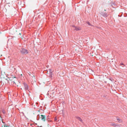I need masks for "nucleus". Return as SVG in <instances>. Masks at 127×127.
Listing matches in <instances>:
<instances>
[{
    "label": "nucleus",
    "mask_w": 127,
    "mask_h": 127,
    "mask_svg": "<svg viewBox=\"0 0 127 127\" xmlns=\"http://www.w3.org/2000/svg\"><path fill=\"white\" fill-rule=\"evenodd\" d=\"M117 121L119 122H122V120L119 118H117Z\"/></svg>",
    "instance_id": "6e6552de"
},
{
    "label": "nucleus",
    "mask_w": 127,
    "mask_h": 127,
    "mask_svg": "<svg viewBox=\"0 0 127 127\" xmlns=\"http://www.w3.org/2000/svg\"><path fill=\"white\" fill-rule=\"evenodd\" d=\"M3 113H4V111H3Z\"/></svg>",
    "instance_id": "2eb2a0df"
},
{
    "label": "nucleus",
    "mask_w": 127,
    "mask_h": 127,
    "mask_svg": "<svg viewBox=\"0 0 127 127\" xmlns=\"http://www.w3.org/2000/svg\"><path fill=\"white\" fill-rule=\"evenodd\" d=\"M76 118L80 121L81 122H82V120L79 117H77Z\"/></svg>",
    "instance_id": "0eeeda50"
},
{
    "label": "nucleus",
    "mask_w": 127,
    "mask_h": 127,
    "mask_svg": "<svg viewBox=\"0 0 127 127\" xmlns=\"http://www.w3.org/2000/svg\"><path fill=\"white\" fill-rule=\"evenodd\" d=\"M3 126L4 127H9V126L7 125L6 124H4L3 125Z\"/></svg>",
    "instance_id": "1a4fd4ad"
},
{
    "label": "nucleus",
    "mask_w": 127,
    "mask_h": 127,
    "mask_svg": "<svg viewBox=\"0 0 127 127\" xmlns=\"http://www.w3.org/2000/svg\"><path fill=\"white\" fill-rule=\"evenodd\" d=\"M87 24L89 25H91V24H90V23L89 22H87Z\"/></svg>",
    "instance_id": "9b49d317"
},
{
    "label": "nucleus",
    "mask_w": 127,
    "mask_h": 127,
    "mask_svg": "<svg viewBox=\"0 0 127 127\" xmlns=\"http://www.w3.org/2000/svg\"><path fill=\"white\" fill-rule=\"evenodd\" d=\"M105 10V11H106V10L105 9V10Z\"/></svg>",
    "instance_id": "dca6fc26"
},
{
    "label": "nucleus",
    "mask_w": 127,
    "mask_h": 127,
    "mask_svg": "<svg viewBox=\"0 0 127 127\" xmlns=\"http://www.w3.org/2000/svg\"><path fill=\"white\" fill-rule=\"evenodd\" d=\"M72 27L74 28V30H76L77 31L80 30H81V28L80 27H75L74 26H72Z\"/></svg>",
    "instance_id": "f03ea898"
},
{
    "label": "nucleus",
    "mask_w": 127,
    "mask_h": 127,
    "mask_svg": "<svg viewBox=\"0 0 127 127\" xmlns=\"http://www.w3.org/2000/svg\"><path fill=\"white\" fill-rule=\"evenodd\" d=\"M49 70H50V71L51 72V73H52V72H51V69H50Z\"/></svg>",
    "instance_id": "f8f14e48"
},
{
    "label": "nucleus",
    "mask_w": 127,
    "mask_h": 127,
    "mask_svg": "<svg viewBox=\"0 0 127 127\" xmlns=\"http://www.w3.org/2000/svg\"><path fill=\"white\" fill-rule=\"evenodd\" d=\"M23 84L24 86L25 90H28V87L27 84L25 83H24Z\"/></svg>",
    "instance_id": "20e7f679"
},
{
    "label": "nucleus",
    "mask_w": 127,
    "mask_h": 127,
    "mask_svg": "<svg viewBox=\"0 0 127 127\" xmlns=\"http://www.w3.org/2000/svg\"><path fill=\"white\" fill-rule=\"evenodd\" d=\"M100 14L102 16L104 17H106L107 16V13L105 12H102L100 13Z\"/></svg>",
    "instance_id": "39448f33"
},
{
    "label": "nucleus",
    "mask_w": 127,
    "mask_h": 127,
    "mask_svg": "<svg viewBox=\"0 0 127 127\" xmlns=\"http://www.w3.org/2000/svg\"><path fill=\"white\" fill-rule=\"evenodd\" d=\"M29 75L30 76V74H29Z\"/></svg>",
    "instance_id": "4468645a"
},
{
    "label": "nucleus",
    "mask_w": 127,
    "mask_h": 127,
    "mask_svg": "<svg viewBox=\"0 0 127 127\" xmlns=\"http://www.w3.org/2000/svg\"><path fill=\"white\" fill-rule=\"evenodd\" d=\"M110 125L112 126L116 127L118 126L116 124H115L114 123H113L110 124Z\"/></svg>",
    "instance_id": "423d86ee"
},
{
    "label": "nucleus",
    "mask_w": 127,
    "mask_h": 127,
    "mask_svg": "<svg viewBox=\"0 0 127 127\" xmlns=\"http://www.w3.org/2000/svg\"><path fill=\"white\" fill-rule=\"evenodd\" d=\"M40 118L41 120L43 121H45V116L41 115H40Z\"/></svg>",
    "instance_id": "7ed1b4c3"
},
{
    "label": "nucleus",
    "mask_w": 127,
    "mask_h": 127,
    "mask_svg": "<svg viewBox=\"0 0 127 127\" xmlns=\"http://www.w3.org/2000/svg\"><path fill=\"white\" fill-rule=\"evenodd\" d=\"M121 64V65H124L123 64Z\"/></svg>",
    "instance_id": "ddd939ff"
},
{
    "label": "nucleus",
    "mask_w": 127,
    "mask_h": 127,
    "mask_svg": "<svg viewBox=\"0 0 127 127\" xmlns=\"http://www.w3.org/2000/svg\"><path fill=\"white\" fill-rule=\"evenodd\" d=\"M20 52L22 54H26L28 53L27 50L23 48L21 50Z\"/></svg>",
    "instance_id": "f257e3e1"
},
{
    "label": "nucleus",
    "mask_w": 127,
    "mask_h": 127,
    "mask_svg": "<svg viewBox=\"0 0 127 127\" xmlns=\"http://www.w3.org/2000/svg\"><path fill=\"white\" fill-rule=\"evenodd\" d=\"M57 120V118L56 117H55L54 118V121H56Z\"/></svg>",
    "instance_id": "9d476101"
}]
</instances>
